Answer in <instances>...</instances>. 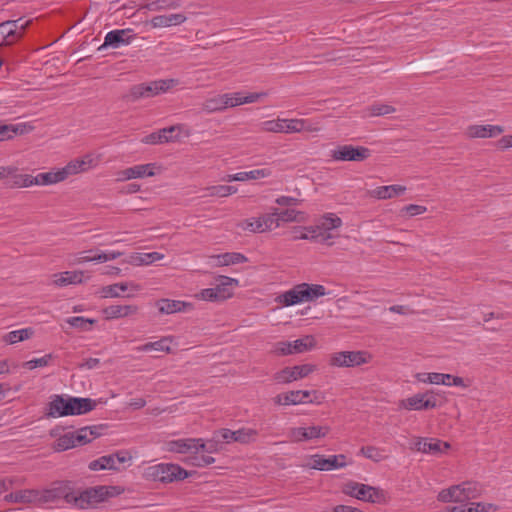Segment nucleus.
<instances>
[{
  "label": "nucleus",
  "instance_id": "nucleus-52",
  "mask_svg": "<svg viewBox=\"0 0 512 512\" xmlns=\"http://www.w3.org/2000/svg\"><path fill=\"white\" fill-rule=\"evenodd\" d=\"M371 116H384L395 112V108L388 104L375 103L368 107Z\"/></svg>",
  "mask_w": 512,
  "mask_h": 512
},
{
  "label": "nucleus",
  "instance_id": "nucleus-7",
  "mask_svg": "<svg viewBox=\"0 0 512 512\" xmlns=\"http://www.w3.org/2000/svg\"><path fill=\"white\" fill-rule=\"evenodd\" d=\"M147 479L162 483H171L176 480H183L188 477V473L177 464L161 463L150 466L145 469Z\"/></svg>",
  "mask_w": 512,
  "mask_h": 512
},
{
  "label": "nucleus",
  "instance_id": "nucleus-8",
  "mask_svg": "<svg viewBox=\"0 0 512 512\" xmlns=\"http://www.w3.org/2000/svg\"><path fill=\"white\" fill-rule=\"evenodd\" d=\"M371 358V354L367 351H341L330 355L329 365L338 368H350L367 364Z\"/></svg>",
  "mask_w": 512,
  "mask_h": 512
},
{
  "label": "nucleus",
  "instance_id": "nucleus-27",
  "mask_svg": "<svg viewBox=\"0 0 512 512\" xmlns=\"http://www.w3.org/2000/svg\"><path fill=\"white\" fill-rule=\"evenodd\" d=\"M136 305H110L103 310L106 319H118L136 314Z\"/></svg>",
  "mask_w": 512,
  "mask_h": 512
},
{
  "label": "nucleus",
  "instance_id": "nucleus-10",
  "mask_svg": "<svg viewBox=\"0 0 512 512\" xmlns=\"http://www.w3.org/2000/svg\"><path fill=\"white\" fill-rule=\"evenodd\" d=\"M232 283L237 284L238 280L227 276H220V283L216 287L202 289L195 294V298L209 302L224 301L232 295L231 291L227 288V285Z\"/></svg>",
  "mask_w": 512,
  "mask_h": 512
},
{
  "label": "nucleus",
  "instance_id": "nucleus-62",
  "mask_svg": "<svg viewBox=\"0 0 512 512\" xmlns=\"http://www.w3.org/2000/svg\"><path fill=\"white\" fill-rule=\"evenodd\" d=\"M112 457L114 458V464L118 465L119 467L121 465L129 463L132 460V456L130 455V453L125 450L118 451L112 454Z\"/></svg>",
  "mask_w": 512,
  "mask_h": 512
},
{
  "label": "nucleus",
  "instance_id": "nucleus-35",
  "mask_svg": "<svg viewBox=\"0 0 512 512\" xmlns=\"http://www.w3.org/2000/svg\"><path fill=\"white\" fill-rule=\"evenodd\" d=\"M290 344L291 354H297L312 350L316 345V341L312 335H306L300 339L290 341Z\"/></svg>",
  "mask_w": 512,
  "mask_h": 512
},
{
  "label": "nucleus",
  "instance_id": "nucleus-64",
  "mask_svg": "<svg viewBox=\"0 0 512 512\" xmlns=\"http://www.w3.org/2000/svg\"><path fill=\"white\" fill-rule=\"evenodd\" d=\"M301 214V212H298L294 209H287L281 212H278V216L280 217V221L285 222H292V221H298L297 216Z\"/></svg>",
  "mask_w": 512,
  "mask_h": 512
},
{
  "label": "nucleus",
  "instance_id": "nucleus-23",
  "mask_svg": "<svg viewBox=\"0 0 512 512\" xmlns=\"http://www.w3.org/2000/svg\"><path fill=\"white\" fill-rule=\"evenodd\" d=\"M504 131L499 125H470L466 130L469 138H491L500 135Z\"/></svg>",
  "mask_w": 512,
  "mask_h": 512
},
{
  "label": "nucleus",
  "instance_id": "nucleus-17",
  "mask_svg": "<svg viewBox=\"0 0 512 512\" xmlns=\"http://www.w3.org/2000/svg\"><path fill=\"white\" fill-rule=\"evenodd\" d=\"M134 38L135 34L132 29H115L105 35L104 42L98 50L103 51L108 47L117 49L130 44Z\"/></svg>",
  "mask_w": 512,
  "mask_h": 512
},
{
  "label": "nucleus",
  "instance_id": "nucleus-61",
  "mask_svg": "<svg viewBox=\"0 0 512 512\" xmlns=\"http://www.w3.org/2000/svg\"><path fill=\"white\" fill-rule=\"evenodd\" d=\"M427 208L422 205L409 204L402 208L401 212L408 216H416L425 213Z\"/></svg>",
  "mask_w": 512,
  "mask_h": 512
},
{
  "label": "nucleus",
  "instance_id": "nucleus-32",
  "mask_svg": "<svg viewBox=\"0 0 512 512\" xmlns=\"http://www.w3.org/2000/svg\"><path fill=\"white\" fill-rule=\"evenodd\" d=\"M64 180L65 179L60 168L56 171L39 173L36 176H32V185H51Z\"/></svg>",
  "mask_w": 512,
  "mask_h": 512
},
{
  "label": "nucleus",
  "instance_id": "nucleus-30",
  "mask_svg": "<svg viewBox=\"0 0 512 512\" xmlns=\"http://www.w3.org/2000/svg\"><path fill=\"white\" fill-rule=\"evenodd\" d=\"M497 506L492 503L472 502L469 506L447 507L446 512H495Z\"/></svg>",
  "mask_w": 512,
  "mask_h": 512
},
{
  "label": "nucleus",
  "instance_id": "nucleus-22",
  "mask_svg": "<svg viewBox=\"0 0 512 512\" xmlns=\"http://www.w3.org/2000/svg\"><path fill=\"white\" fill-rule=\"evenodd\" d=\"M417 451L437 455L442 453L444 450L449 449L450 445L447 442H442L438 439L418 438L414 444Z\"/></svg>",
  "mask_w": 512,
  "mask_h": 512
},
{
  "label": "nucleus",
  "instance_id": "nucleus-16",
  "mask_svg": "<svg viewBox=\"0 0 512 512\" xmlns=\"http://www.w3.org/2000/svg\"><path fill=\"white\" fill-rule=\"evenodd\" d=\"M47 405L46 416L48 418H58L72 415L73 406L71 405V396L52 395Z\"/></svg>",
  "mask_w": 512,
  "mask_h": 512
},
{
  "label": "nucleus",
  "instance_id": "nucleus-55",
  "mask_svg": "<svg viewBox=\"0 0 512 512\" xmlns=\"http://www.w3.org/2000/svg\"><path fill=\"white\" fill-rule=\"evenodd\" d=\"M66 322L74 328H78L81 330H88L89 325L93 324L94 320L86 319L81 316H73L66 320Z\"/></svg>",
  "mask_w": 512,
  "mask_h": 512
},
{
  "label": "nucleus",
  "instance_id": "nucleus-33",
  "mask_svg": "<svg viewBox=\"0 0 512 512\" xmlns=\"http://www.w3.org/2000/svg\"><path fill=\"white\" fill-rule=\"evenodd\" d=\"M73 406L72 415H83L95 409L97 401L91 398H80L71 396Z\"/></svg>",
  "mask_w": 512,
  "mask_h": 512
},
{
  "label": "nucleus",
  "instance_id": "nucleus-45",
  "mask_svg": "<svg viewBox=\"0 0 512 512\" xmlns=\"http://www.w3.org/2000/svg\"><path fill=\"white\" fill-rule=\"evenodd\" d=\"M197 452L202 453H215L218 450V442L222 441L221 438L216 437V433L214 434L213 439L204 441L202 438H197Z\"/></svg>",
  "mask_w": 512,
  "mask_h": 512
},
{
  "label": "nucleus",
  "instance_id": "nucleus-59",
  "mask_svg": "<svg viewBox=\"0 0 512 512\" xmlns=\"http://www.w3.org/2000/svg\"><path fill=\"white\" fill-rule=\"evenodd\" d=\"M17 132L18 128L16 126L0 123V141L12 138Z\"/></svg>",
  "mask_w": 512,
  "mask_h": 512
},
{
  "label": "nucleus",
  "instance_id": "nucleus-14",
  "mask_svg": "<svg viewBox=\"0 0 512 512\" xmlns=\"http://www.w3.org/2000/svg\"><path fill=\"white\" fill-rule=\"evenodd\" d=\"M437 406V400L433 395V391L425 393H417L407 399H403L399 403V407L406 410H427Z\"/></svg>",
  "mask_w": 512,
  "mask_h": 512
},
{
  "label": "nucleus",
  "instance_id": "nucleus-19",
  "mask_svg": "<svg viewBox=\"0 0 512 512\" xmlns=\"http://www.w3.org/2000/svg\"><path fill=\"white\" fill-rule=\"evenodd\" d=\"M156 164L148 163V164H139L124 170H121L117 173L118 181H127L131 179L151 177L155 175L154 169Z\"/></svg>",
  "mask_w": 512,
  "mask_h": 512
},
{
  "label": "nucleus",
  "instance_id": "nucleus-26",
  "mask_svg": "<svg viewBox=\"0 0 512 512\" xmlns=\"http://www.w3.org/2000/svg\"><path fill=\"white\" fill-rule=\"evenodd\" d=\"M186 21V16L182 13H172L167 15H158L151 19L150 23L154 28L177 26Z\"/></svg>",
  "mask_w": 512,
  "mask_h": 512
},
{
  "label": "nucleus",
  "instance_id": "nucleus-38",
  "mask_svg": "<svg viewBox=\"0 0 512 512\" xmlns=\"http://www.w3.org/2000/svg\"><path fill=\"white\" fill-rule=\"evenodd\" d=\"M237 187L230 185H216L204 188L203 197H228L237 192Z\"/></svg>",
  "mask_w": 512,
  "mask_h": 512
},
{
  "label": "nucleus",
  "instance_id": "nucleus-63",
  "mask_svg": "<svg viewBox=\"0 0 512 512\" xmlns=\"http://www.w3.org/2000/svg\"><path fill=\"white\" fill-rule=\"evenodd\" d=\"M140 264L149 265L155 261L163 258V255L158 252H150L141 254L139 257Z\"/></svg>",
  "mask_w": 512,
  "mask_h": 512
},
{
  "label": "nucleus",
  "instance_id": "nucleus-41",
  "mask_svg": "<svg viewBox=\"0 0 512 512\" xmlns=\"http://www.w3.org/2000/svg\"><path fill=\"white\" fill-rule=\"evenodd\" d=\"M89 469L92 471L99 470H119V466L114 464V458L112 454L102 456L96 460H93L89 463Z\"/></svg>",
  "mask_w": 512,
  "mask_h": 512
},
{
  "label": "nucleus",
  "instance_id": "nucleus-13",
  "mask_svg": "<svg viewBox=\"0 0 512 512\" xmlns=\"http://www.w3.org/2000/svg\"><path fill=\"white\" fill-rule=\"evenodd\" d=\"M315 370L316 366L313 364H302L293 367H285L274 374V380L277 383L288 384L307 377Z\"/></svg>",
  "mask_w": 512,
  "mask_h": 512
},
{
  "label": "nucleus",
  "instance_id": "nucleus-29",
  "mask_svg": "<svg viewBox=\"0 0 512 512\" xmlns=\"http://www.w3.org/2000/svg\"><path fill=\"white\" fill-rule=\"evenodd\" d=\"M84 273L82 271H65L54 275V284L64 287L70 284H79L83 281Z\"/></svg>",
  "mask_w": 512,
  "mask_h": 512
},
{
  "label": "nucleus",
  "instance_id": "nucleus-53",
  "mask_svg": "<svg viewBox=\"0 0 512 512\" xmlns=\"http://www.w3.org/2000/svg\"><path fill=\"white\" fill-rule=\"evenodd\" d=\"M53 355L52 354H46L41 358H34L29 361H26L23 366L26 367L29 370L38 368V367H45L47 366L50 361L52 360Z\"/></svg>",
  "mask_w": 512,
  "mask_h": 512
},
{
  "label": "nucleus",
  "instance_id": "nucleus-5",
  "mask_svg": "<svg viewBox=\"0 0 512 512\" xmlns=\"http://www.w3.org/2000/svg\"><path fill=\"white\" fill-rule=\"evenodd\" d=\"M178 84L179 81L177 79H159L140 83L131 87L128 97L132 101H137L141 98L155 97L166 93Z\"/></svg>",
  "mask_w": 512,
  "mask_h": 512
},
{
  "label": "nucleus",
  "instance_id": "nucleus-24",
  "mask_svg": "<svg viewBox=\"0 0 512 512\" xmlns=\"http://www.w3.org/2000/svg\"><path fill=\"white\" fill-rule=\"evenodd\" d=\"M16 28L17 23L10 20L0 23V47L11 46L19 41Z\"/></svg>",
  "mask_w": 512,
  "mask_h": 512
},
{
  "label": "nucleus",
  "instance_id": "nucleus-9",
  "mask_svg": "<svg viewBox=\"0 0 512 512\" xmlns=\"http://www.w3.org/2000/svg\"><path fill=\"white\" fill-rule=\"evenodd\" d=\"M331 428L327 425L310 424L307 426L293 427L289 430L288 436L292 442H306L325 438Z\"/></svg>",
  "mask_w": 512,
  "mask_h": 512
},
{
  "label": "nucleus",
  "instance_id": "nucleus-43",
  "mask_svg": "<svg viewBox=\"0 0 512 512\" xmlns=\"http://www.w3.org/2000/svg\"><path fill=\"white\" fill-rule=\"evenodd\" d=\"M273 401L277 405H298L301 402L299 399V391H289L286 393H280L273 398Z\"/></svg>",
  "mask_w": 512,
  "mask_h": 512
},
{
  "label": "nucleus",
  "instance_id": "nucleus-21",
  "mask_svg": "<svg viewBox=\"0 0 512 512\" xmlns=\"http://www.w3.org/2000/svg\"><path fill=\"white\" fill-rule=\"evenodd\" d=\"M155 306L157 307L160 314H174L178 312H186L193 308V305L189 302L172 300L162 298L156 301Z\"/></svg>",
  "mask_w": 512,
  "mask_h": 512
},
{
  "label": "nucleus",
  "instance_id": "nucleus-28",
  "mask_svg": "<svg viewBox=\"0 0 512 512\" xmlns=\"http://www.w3.org/2000/svg\"><path fill=\"white\" fill-rule=\"evenodd\" d=\"M175 131V126L163 128L157 132L146 135L141 141L145 144H162L174 140L172 133Z\"/></svg>",
  "mask_w": 512,
  "mask_h": 512
},
{
  "label": "nucleus",
  "instance_id": "nucleus-40",
  "mask_svg": "<svg viewBox=\"0 0 512 512\" xmlns=\"http://www.w3.org/2000/svg\"><path fill=\"white\" fill-rule=\"evenodd\" d=\"M14 169L13 174L9 175L6 179L7 186L10 188H21V187H30L32 186V175L29 174H17V169L12 167Z\"/></svg>",
  "mask_w": 512,
  "mask_h": 512
},
{
  "label": "nucleus",
  "instance_id": "nucleus-36",
  "mask_svg": "<svg viewBox=\"0 0 512 512\" xmlns=\"http://www.w3.org/2000/svg\"><path fill=\"white\" fill-rule=\"evenodd\" d=\"M4 499L13 503H35V489L19 490L7 494Z\"/></svg>",
  "mask_w": 512,
  "mask_h": 512
},
{
  "label": "nucleus",
  "instance_id": "nucleus-31",
  "mask_svg": "<svg viewBox=\"0 0 512 512\" xmlns=\"http://www.w3.org/2000/svg\"><path fill=\"white\" fill-rule=\"evenodd\" d=\"M406 187L402 185L380 186L372 190L371 195L377 199H390L403 194Z\"/></svg>",
  "mask_w": 512,
  "mask_h": 512
},
{
  "label": "nucleus",
  "instance_id": "nucleus-39",
  "mask_svg": "<svg viewBox=\"0 0 512 512\" xmlns=\"http://www.w3.org/2000/svg\"><path fill=\"white\" fill-rule=\"evenodd\" d=\"M34 330L30 327L8 332L3 340L8 344H16L32 337Z\"/></svg>",
  "mask_w": 512,
  "mask_h": 512
},
{
  "label": "nucleus",
  "instance_id": "nucleus-1",
  "mask_svg": "<svg viewBox=\"0 0 512 512\" xmlns=\"http://www.w3.org/2000/svg\"><path fill=\"white\" fill-rule=\"evenodd\" d=\"M342 220L333 213L325 214L316 225L296 226L292 228L293 240H310L312 242L332 245L334 235L331 230L340 228Z\"/></svg>",
  "mask_w": 512,
  "mask_h": 512
},
{
  "label": "nucleus",
  "instance_id": "nucleus-58",
  "mask_svg": "<svg viewBox=\"0 0 512 512\" xmlns=\"http://www.w3.org/2000/svg\"><path fill=\"white\" fill-rule=\"evenodd\" d=\"M224 110L229 107H235L241 104V93H226L223 94Z\"/></svg>",
  "mask_w": 512,
  "mask_h": 512
},
{
  "label": "nucleus",
  "instance_id": "nucleus-3",
  "mask_svg": "<svg viewBox=\"0 0 512 512\" xmlns=\"http://www.w3.org/2000/svg\"><path fill=\"white\" fill-rule=\"evenodd\" d=\"M482 494V487L479 483L465 481L458 485H453L448 489L439 492L437 499L443 503L456 502L463 503L478 498Z\"/></svg>",
  "mask_w": 512,
  "mask_h": 512
},
{
  "label": "nucleus",
  "instance_id": "nucleus-25",
  "mask_svg": "<svg viewBox=\"0 0 512 512\" xmlns=\"http://www.w3.org/2000/svg\"><path fill=\"white\" fill-rule=\"evenodd\" d=\"M197 438L172 440L167 443V450L175 453L192 454L197 452Z\"/></svg>",
  "mask_w": 512,
  "mask_h": 512
},
{
  "label": "nucleus",
  "instance_id": "nucleus-15",
  "mask_svg": "<svg viewBox=\"0 0 512 512\" xmlns=\"http://www.w3.org/2000/svg\"><path fill=\"white\" fill-rule=\"evenodd\" d=\"M258 432L252 428H241L236 431L230 429H221L216 432V437L221 438L222 442H239L241 444H249L255 442Z\"/></svg>",
  "mask_w": 512,
  "mask_h": 512
},
{
  "label": "nucleus",
  "instance_id": "nucleus-51",
  "mask_svg": "<svg viewBox=\"0 0 512 512\" xmlns=\"http://www.w3.org/2000/svg\"><path fill=\"white\" fill-rule=\"evenodd\" d=\"M77 446L73 432L67 433L56 440V451H65Z\"/></svg>",
  "mask_w": 512,
  "mask_h": 512
},
{
  "label": "nucleus",
  "instance_id": "nucleus-50",
  "mask_svg": "<svg viewBox=\"0 0 512 512\" xmlns=\"http://www.w3.org/2000/svg\"><path fill=\"white\" fill-rule=\"evenodd\" d=\"M238 227L244 231H249V232H253V233L265 232L263 229L260 217L245 219L238 224Z\"/></svg>",
  "mask_w": 512,
  "mask_h": 512
},
{
  "label": "nucleus",
  "instance_id": "nucleus-49",
  "mask_svg": "<svg viewBox=\"0 0 512 512\" xmlns=\"http://www.w3.org/2000/svg\"><path fill=\"white\" fill-rule=\"evenodd\" d=\"M240 173V182L248 181V180H257L262 178H267L271 176L272 171L268 168L255 169L251 171L239 172Z\"/></svg>",
  "mask_w": 512,
  "mask_h": 512
},
{
  "label": "nucleus",
  "instance_id": "nucleus-47",
  "mask_svg": "<svg viewBox=\"0 0 512 512\" xmlns=\"http://www.w3.org/2000/svg\"><path fill=\"white\" fill-rule=\"evenodd\" d=\"M217 259L221 265L240 264L247 261V257L245 255L237 252H230L218 255Z\"/></svg>",
  "mask_w": 512,
  "mask_h": 512
},
{
  "label": "nucleus",
  "instance_id": "nucleus-42",
  "mask_svg": "<svg viewBox=\"0 0 512 512\" xmlns=\"http://www.w3.org/2000/svg\"><path fill=\"white\" fill-rule=\"evenodd\" d=\"M73 434L77 445L89 443L99 435L96 427H84Z\"/></svg>",
  "mask_w": 512,
  "mask_h": 512
},
{
  "label": "nucleus",
  "instance_id": "nucleus-56",
  "mask_svg": "<svg viewBox=\"0 0 512 512\" xmlns=\"http://www.w3.org/2000/svg\"><path fill=\"white\" fill-rule=\"evenodd\" d=\"M306 288L309 292V302L315 301L327 294L326 288L323 285L306 283Z\"/></svg>",
  "mask_w": 512,
  "mask_h": 512
},
{
  "label": "nucleus",
  "instance_id": "nucleus-46",
  "mask_svg": "<svg viewBox=\"0 0 512 512\" xmlns=\"http://www.w3.org/2000/svg\"><path fill=\"white\" fill-rule=\"evenodd\" d=\"M223 101H224L223 94L206 99L202 105L203 110L207 113L223 111L224 110Z\"/></svg>",
  "mask_w": 512,
  "mask_h": 512
},
{
  "label": "nucleus",
  "instance_id": "nucleus-44",
  "mask_svg": "<svg viewBox=\"0 0 512 512\" xmlns=\"http://www.w3.org/2000/svg\"><path fill=\"white\" fill-rule=\"evenodd\" d=\"M187 462L194 467H206L213 464L215 458L210 455L199 454V452H192Z\"/></svg>",
  "mask_w": 512,
  "mask_h": 512
},
{
  "label": "nucleus",
  "instance_id": "nucleus-60",
  "mask_svg": "<svg viewBox=\"0 0 512 512\" xmlns=\"http://www.w3.org/2000/svg\"><path fill=\"white\" fill-rule=\"evenodd\" d=\"M290 341L277 342L273 347V353L279 356L291 355Z\"/></svg>",
  "mask_w": 512,
  "mask_h": 512
},
{
  "label": "nucleus",
  "instance_id": "nucleus-48",
  "mask_svg": "<svg viewBox=\"0 0 512 512\" xmlns=\"http://www.w3.org/2000/svg\"><path fill=\"white\" fill-rule=\"evenodd\" d=\"M260 220L264 231L272 230L280 226V217L278 216L277 209H275L272 213L260 216Z\"/></svg>",
  "mask_w": 512,
  "mask_h": 512
},
{
  "label": "nucleus",
  "instance_id": "nucleus-20",
  "mask_svg": "<svg viewBox=\"0 0 512 512\" xmlns=\"http://www.w3.org/2000/svg\"><path fill=\"white\" fill-rule=\"evenodd\" d=\"M95 160L94 158L87 154L80 159L71 160L66 166L61 168L64 179H67L69 176L76 175L81 172H85L88 169L94 167Z\"/></svg>",
  "mask_w": 512,
  "mask_h": 512
},
{
  "label": "nucleus",
  "instance_id": "nucleus-57",
  "mask_svg": "<svg viewBox=\"0 0 512 512\" xmlns=\"http://www.w3.org/2000/svg\"><path fill=\"white\" fill-rule=\"evenodd\" d=\"M442 385L446 386H457L462 388H467L468 384H466L463 380V378L459 376H454L451 374H445L443 373V382Z\"/></svg>",
  "mask_w": 512,
  "mask_h": 512
},
{
  "label": "nucleus",
  "instance_id": "nucleus-12",
  "mask_svg": "<svg viewBox=\"0 0 512 512\" xmlns=\"http://www.w3.org/2000/svg\"><path fill=\"white\" fill-rule=\"evenodd\" d=\"M346 459V456L343 454L331 455L329 457H325L324 455L320 454H314L309 457L307 466L311 469L320 471H330L333 469L346 467L348 465Z\"/></svg>",
  "mask_w": 512,
  "mask_h": 512
},
{
  "label": "nucleus",
  "instance_id": "nucleus-11",
  "mask_svg": "<svg viewBox=\"0 0 512 512\" xmlns=\"http://www.w3.org/2000/svg\"><path fill=\"white\" fill-rule=\"evenodd\" d=\"M371 152L363 146H353L350 144L339 145L331 150V158L334 161H355L360 162L370 157Z\"/></svg>",
  "mask_w": 512,
  "mask_h": 512
},
{
  "label": "nucleus",
  "instance_id": "nucleus-2",
  "mask_svg": "<svg viewBox=\"0 0 512 512\" xmlns=\"http://www.w3.org/2000/svg\"><path fill=\"white\" fill-rule=\"evenodd\" d=\"M319 128L307 119H282L267 120L260 124V131L271 133H300L303 131L316 132Z\"/></svg>",
  "mask_w": 512,
  "mask_h": 512
},
{
  "label": "nucleus",
  "instance_id": "nucleus-37",
  "mask_svg": "<svg viewBox=\"0 0 512 512\" xmlns=\"http://www.w3.org/2000/svg\"><path fill=\"white\" fill-rule=\"evenodd\" d=\"M171 338L170 337H163L158 341L155 342H148L142 346L137 347V350L140 352H149V351H159V352H166L170 353Z\"/></svg>",
  "mask_w": 512,
  "mask_h": 512
},
{
  "label": "nucleus",
  "instance_id": "nucleus-4",
  "mask_svg": "<svg viewBox=\"0 0 512 512\" xmlns=\"http://www.w3.org/2000/svg\"><path fill=\"white\" fill-rule=\"evenodd\" d=\"M119 493L118 487L115 486H95L88 488L79 494L73 491L72 505L80 509H86Z\"/></svg>",
  "mask_w": 512,
  "mask_h": 512
},
{
  "label": "nucleus",
  "instance_id": "nucleus-6",
  "mask_svg": "<svg viewBox=\"0 0 512 512\" xmlns=\"http://www.w3.org/2000/svg\"><path fill=\"white\" fill-rule=\"evenodd\" d=\"M73 489L69 482H57L50 488L35 490V503L37 504H59L64 500L72 505Z\"/></svg>",
  "mask_w": 512,
  "mask_h": 512
},
{
  "label": "nucleus",
  "instance_id": "nucleus-18",
  "mask_svg": "<svg viewBox=\"0 0 512 512\" xmlns=\"http://www.w3.org/2000/svg\"><path fill=\"white\" fill-rule=\"evenodd\" d=\"M276 302L284 306H292L302 302H309V292L306 283L295 285L292 289L280 294Z\"/></svg>",
  "mask_w": 512,
  "mask_h": 512
},
{
  "label": "nucleus",
  "instance_id": "nucleus-34",
  "mask_svg": "<svg viewBox=\"0 0 512 512\" xmlns=\"http://www.w3.org/2000/svg\"><path fill=\"white\" fill-rule=\"evenodd\" d=\"M356 493L357 499L371 503L378 502L382 496V493L379 489L362 483L358 487Z\"/></svg>",
  "mask_w": 512,
  "mask_h": 512
},
{
  "label": "nucleus",
  "instance_id": "nucleus-54",
  "mask_svg": "<svg viewBox=\"0 0 512 512\" xmlns=\"http://www.w3.org/2000/svg\"><path fill=\"white\" fill-rule=\"evenodd\" d=\"M128 289V283H116L103 289L105 297H119L121 292Z\"/></svg>",
  "mask_w": 512,
  "mask_h": 512
}]
</instances>
